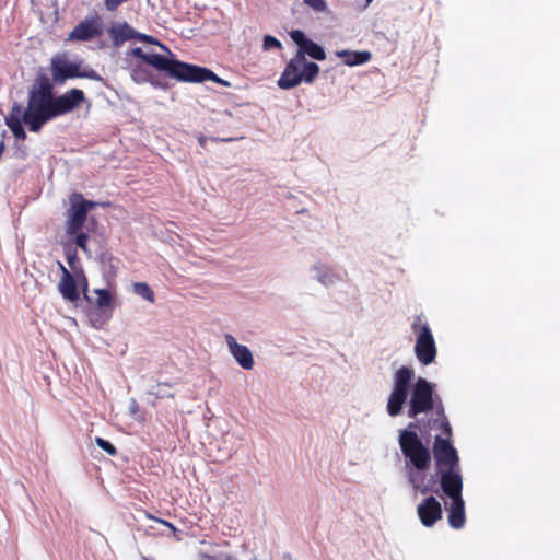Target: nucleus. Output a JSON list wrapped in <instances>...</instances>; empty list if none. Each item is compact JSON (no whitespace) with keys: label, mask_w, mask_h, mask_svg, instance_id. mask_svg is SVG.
Masks as SVG:
<instances>
[{"label":"nucleus","mask_w":560,"mask_h":560,"mask_svg":"<svg viewBox=\"0 0 560 560\" xmlns=\"http://www.w3.org/2000/svg\"><path fill=\"white\" fill-rule=\"evenodd\" d=\"M81 277H82L83 281H84V284H83L84 295H85V298H86V299H89V298H88V295H86V290H88V281H86V278H85V276H84L83 273L81 275Z\"/></svg>","instance_id":"35"},{"label":"nucleus","mask_w":560,"mask_h":560,"mask_svg":"<svg viewBox=\"0 0 560 560\" xmlns=\"http://www.w3.org/2000/svg\"><path fill=\"white\" fill-rule=\"evenodd\" d=\"M152 395H155L158 398L172 397L173 394L168 389L167 384H158L155 388L150 392Z\"/></svg>","instance_id":"28"},{"label":"nucleus","mask_w":560,"mask_h":560,"mask_svg":"<svg viewBox=\"0 0 560 560\" xmlns=\"http://www.w3.org/2000/svg\"><path fill=\"white\" fill-rule=\"evenodd\" d=\"M435 408L438 416L436 422H440V427L444 433L451 435L452 429L445 417L444 407L438 398V402L433 397V384L425 378L419 377L411 389V396L409 401L408 417L416 418L419 413L428 412Z\"/></svg>","instance_id":"4"},{"label":"nucleus","mask_w":560,"mask_h":560,"mask_svg":"<svg viewBox=\"0 0 560 560\" xmlns=\"http://www.w3.org/2000/svg\"><path fill=\"white\" fill-rule=\"evenodd\" d=\"M22 118L33 132H38L52 119V84L47 77L40 75L35 80L28 93L27 107L22 108Z\"/></svg>","instance_id":"2"},{"label":"nucleus","mask_w":560,"mask_h":560,"mask_svg":"<svg viewBox=\"0 0 560 560\" xmlns=\"http://www.w3.org/2000/svg\"><path fill=\"white\" fill-rule=\"evenodd\" d=\"M103 32L102 22L100 19H86L80 22L73 31L69 34L70 40H89Z\"/></svg>","instance_id":"16"},{"label":"nucleus","mask_w":560,"mask_h":560,"mask_svg":"<svg viewBox=\"0 0 560 560\" xmlns=\"http://www.w3.org/2000/svg\"><path fill=\"white\" fill-rule=\"evenodd\" d=\"M136 39L141 40V42H145V43H151V44L159 45L161 47V49L166 51L170 56H173L171 50L165 45L161 44L160 42H158V39H155L154 37H152L150 35H145V34L139 33V35H137Z\"/></svg>","instance_id":"29"},{"label":"nucleus","mask_w":560,"mask_h":560,"mask_svg":"<svg viewBox=\"0 0 560 560\" xmlns=\"http://www.w3.org/2000/svg\"><path fill=\"white\" fill-rule=\"evenodd\" d=\"M94 292L97 295L95 305L100 310H103L105 307H109L112 305L113 296H112V294L109 293L108 290H106V289H96Z\"/></svg>","instance_id":"24"},{"label":"nucleus","mask_w":560,"mask_h":560,"mask_svg":"<svg viewBox=\"0 0 560 560\" xmlns=\"http://www.w3.org/2000/svg\"><path fill=\"white\" fill-rule=\"evenodd\" d=\"M108 33L112 38L113 46H115V47H119L125 42H127L129 39H133L137 37V35H139V32L133 30L126 22H122V23L118 22V23L113 24L110 26V28L108 30Z\"/></svg>","instance_id":"18"},{"label":"nucleus","mask_w":560,"mask_h":560,"mask_svg":"<svg viewBox=\"0 0 560 560\" xmlns=\"http://www.w3.org/2000/svg\"><path fill=\"white\" fill-rule=\"evenodd\" d=\"M262 48H264V50H270V49H273V48L281 49L282 48V44L276 37H273L271 35H266L264 37Z\"/></svg>","instance_id":"27"},{"label":"nucleus","mask_w":560,"mask_h":560,"mask_svg":"<svg viewBox=\"0 0 560 560\" xmlns=\"http://www.w3.org/2000/svg\"><path fill=\"white\" fill-rule=\"evenodd\" d=\"M7 126L18 140H25L26 132L22 126V105L14 103L11 113L4 118Z\"/></svg>","instance_id":"19"},{"label":"nucleus","mask_w":560,"mask_h":560,"mask_svg":"<svg viewBox=\"0 0 560 560\" xmlns=\"http://www.w3.org/2000/svg\"><path fill=\"white\" fill-rule=\"evenodd\" d=\"M446 439L436 435L433 443V456L440 467L441 487L445 476H458L462 478L459 469V457L456 448L450 443L446 433Z\"/></svg>","instance_id":"8"},{"label":"nucleus","mask_w":560,"mask_h":560,"mask_svg":"<svg viewBox=\"0 0 560 560\" xmlns=\"http://www.w3.org/2000/svg\"><path fill=\"white\" fill-rule=\"evenodd\" d=\"M58 290L61 295L69 302L74 303L79 300L80 295L77 288V282L71 272H65V277H61V280L58 284Z\"/></svg>","instance_id":"20"},{"label":"nucleus","mask_w":560,"mask_h":560,"mask_svg":"<svg viewBox=\"0 0 560 560\" xmlns=\"http://www.w3.org/2000/svg\"><path fill=\"white\" fill-rule=\"evenodd\" d=\"M366 1V5H369L373 0H365Z\"/></svg>","instance_id":"39"},{"label":"nucleus","mask_w":560,"mask_h":560,"mask_svg":"<svg viewBox=\"0 0 560 560\" xmlns=\"http://www.w3.org/2000/svg\"><path fill=\"white\" fill-rule=\"evenodd\" d=\"M413 377L415 371L409 366H401L395 372L393 388L386 405L387 413L390 417H396L401 413L404 405L407 402L410 394Z\"/></svg>","instance_id":"5"},{"label":"nucleus","mask_w":560,"mask_h":560,"mask_svg":"<svg viewBox=\"0 0 560 560\" xmlns=\"http://www.w3.org/2000/svg\"><path fill=\"white\" fill-rule=\"evenodd\" d=\"M160 522H161V523H163V524H165V525H167V526H168V527H171L173 530H176V528H175L171 523H168V522H166V521H160Z\"/></svg>","instance_id":"38"},{"label":"nucleus","mask_w":560,"mask_h":560,"mask_svg":"<svg viewBox=\"0 0 560 560\" xmlns=\"http://www.w3.org/2000/svg\"><path fill=\"white\" fill-rule=\"evenodd\" d=\"M72 236H74L75 245L79 248H81L84 253L90 255V250L88 248V238H89L88 234L86 233H81L79 231L77 234H73Z\"/></svg>","instance_id":"26"},{"label":"nucleus","mask_w":560,"mask_h":560,"mask_svg":"<svg viewBox=\"0 0 560 560\" xmlns=\"http://www.w3.org/2000/svg\"><path fill=\"white\" fill-rule=\"evenodd\" d=\"M430 465H420L405 467L408 482L412 487L415 494H427L432 491L433 478H427V470Z\"/></svg>","instance_id":"14"},{"label":"nucleus","mask_w":560,"mask_h":560,"mask_svg":"<svg viewBox=\"0 0 560 560\" xmlns=\"http://www.w3.org/2000/svg\"><path fill=\"white\" fill-rule=\"evenodd\" d=\"M411 329L417 336L416 358L421 364L430 365L436 358L438 349L429 324L422 320L421 315H417L411 324Z\"/></svg>","instance_id":"7"},{"label":"nucleus","mask_w":560,"mask_h":560,"mask_svg":"<svg viewBox=\"0 0 560 560\" xmlns=\"http://www.w3.org/2000/svg\"><path fill=\"white\" fill-rule=\"evenodd\" d=\"M398 444L405 457V467L431 465L430 450L423 444L418 434L399 431Z\"/></svg>","instance_id":"9"},{"label":"nucleus","mask_w":560,"mask_h":560,"mask_svg":"<svg viewBox=\"0 0 560 560\" xmlns=\"http://www.w3.org/2000/svg\"><path fill=\"white\" fill-rule=\"evenodd\" d=\"M59 267L62 272V277H65V272H70L61 262H59Z\"/></svg>","instance_id":"36"},{"label":"nucleus","mask_w":560,"mask_h":560,"mask_svg":"<svg viewBox=\"0 0 560 560\" xmlns=\"http://www.w3.org/2000/svg\"><path fill=\"white\" fill-rule=\"evenodd\" d=\"M130 77L136 83L140 84L150 81L151 74L143 63H135L131 67Z\"/></svg>","instance_id":"23"},{"label":"nucleus","mask_w":560,"mask_h":560,"mask_svg":"<svg viewBox=\"0 0 560 560\" xmlns=\"http://www.w3.org/2000/svg\"><path fill=\"white\" fill-rule=\"evenodd\" d=\"M128 413L136 420H142L140 416V408L135 398H131L128 404Z\"/></svg>","instance_id":"30"},{"label":"nucleus","mask_w":560,"mask_h":560,"mask_svg":"<svg viewBox=\"0 0 560 560\" xmlns=\"http://www.w3.org/2000/svg\"><path fill=\"white\" fill-rule=\"evenodd\" d=\"M75 258H77L75 253H70V252L68 250V253H67V259H68V262H69V265H70V266H72V265H73V261L75 260Z\"/></svg>","instance_id":"34"},{"label":"nucleus","mask_w":560,"mask_h":560,"mask_svg":"<svg viewBox=\"0 0 560 560\" xmlns=\"http://www.w3.org/2000/svg\"><path fill=\"white\" fill-rule=\"evenodd\" d=\"M418 428L419 427H418L417 422H410L406 429H401L400 431H406V432H411L413 434H418L417 433Z\"/></svg>","instance_id":"33"},{"label":"nucleus","mask_w":560,"mask_h":560,"mask_svg":"<svg viewBox=\"0 0 560 560\" xmlns=\"http://www.w3.org/2000/svg\"><path fill=\"white\" fill-rule=\"evenodd\" d=\"M148 52H144L140 47L132 48L130 50V55L133 57H137L141 59V61L144 63L145 57Z\"/></svg>","instance_id":"32"},{"label":"nucleus","mask_w":560,"mask_h":560,"mask_svg":"<svg viewBox=\"0 0 560 560\" xmlns=\"http://www.w3.org/2000/svg\"><path fill=\"white\" fill-rule=\"evenodd\" d=\"M84 101V93L79 89H71L60 96L52 95V118L72 112Z\"/></svg>","instance_id":"13"},{"label":"nucleus","mask_w":560,"mask_h":560,"mask_svg":"<svg viewBox=\"0 0 560 560\" xmlns=\"http://www.w3.org/2000/svg\"><path fill=\"white\" fill-rule=\"evenodd\" d=\"M82 61H70L62 57L51 59V74L56 83H63L67 79L86 78L95 81H102V77L91 68L81 70Z\"/></svg>","instance_id":"10"},{"label":"nucleus","mask_w":560,"mask_h":560,"mask_svg":"<svg viewBox=\"0 0 560 560\" xmlns=\"http://www.w3.org/2000/svg\"><path fill=\"white\" fill-rule=\"evenodd\" d=\"M132 291L135 294L141 296L150 303H154L155 301L154 292L147 282H135L132 284Z\"/></svg>","instance_id":"22"},{"label":"nucleus","mask_w":560,"mask_h":560,"mask_svg":"<svg viewBox=\"0 0 560 560\" xmlns=\"http://www.w3.org/2000/svg\"><path fill=\"white\" fill-rule=\"evenodd\" d=\"M144 63L159 71L165 72L168 77L184 82H203L213 81L223 85L229 83L220 79L211 70L190 63L182 62L176 59L167 58L154 52H148Z\"/></svg>","instance_id":"3"},{"label":"nucleus","mask_w":560,"mask_h":560,"mask_svg":"<svg viewBox=\"0 0 560 560\" xmlns=\"http://www.w3.org/2000/svg\"><path fill=\"white\" fill-rule=\"evenodd\" d=\"M95 443L97 444V446L100 448H102L104 452H106L108 455H116L117 454V450L116 447L107 440L103 439V438H96L95 439Z\"/></svg>","instance_id":"25"},{"label":"nucleus","mask_w":560,"mask_h":560,"mask_svg":"<svg viewBox=\"0 0 560 560\" xmlns=\"http://www.w3.org/2000/svg\"><path fill=\"white\" fill-rule=\"evenodd\" d=\"M417 513L422 525L431 527L442 517V505L433 495H430L418 505Z\"/></svg>","instance_id":"15"},{"label":"nucleus","mask_w":560,"mask_h":560,"mask_svg":"<svg viewBox=\"0 0 560 560\" xmlns=\"http://www.w3.org/2000/svg\"><path fill=\"white\" fill-rule=\"evenodd\" d=\"M291 39L299 46L295 56L287 63L278 85L283 90L298 86L302 81L312 83L319 72V66L306 60V55L315 60H325L324 48L312 39L307 38L300 30L290 32Z\"/></svg>","instance_id":"1"},{"label":"nucleus","mask_w":560,"mask_h":560,"mask_svg":"<svg viewBox=\"0 0 560 560\" xmlns=\"http://www.w3.org/2000/svg\"><path fill=\"white\" fill-rule=\"evenodd\" d=\"M336 56L341 58L343 62L350 67L364 65L371 59L370 51L339 50L336 51Z\"/></svg>","instance_id":"21"},{"label":"nucleus","mask_w":560,"mask_h":560,"mask_svg":"<svg viewBox=\"0 0 560 560\" xmlns=\"http://www.w3.org/2000/svg\"><path fill=\"white\" fill-rule=\"evenodd\" d=\"M304 2L317 12H324L327 8L324 0H304Z\"/></svg>","instance_id":"31"},{"label":"nucleus","mask_w":560,"mask_h":560,"mask_svg":"<svg viewBox=\"0 0 560 560\" xmlns=\"http://www.w3.org/2000/svg\"><path fill=\"white\" fill-rule=\"evenodd\" d=\"M444 494L451 499L446 506L448 511V524L455 529H459L465 524V503L462 497L463 479L458 476H445L441 487Z\"/></svg>","instance_id":"6"},{"label":"nucleus","mask_w":560,"mask_h":560,"mask_svg":"<svg viewBox=\"0 0 560 560\" xmlns=\"http://www.w3.org/2000/svg\"><path fill=\"white\" fill-rule=\"evenodd\" d=\"M225 342L230 353L240 364V366H242L244 370H252L254 368V358L248 347L238 343L236 339L230 334L225 335Z\"/></svg>","instance_id":"17"},{"label":"nucleus","mask_w":560,"mask_h":560,"mask_svg":"<svg viewBox=\"0 0 560 560\" xmlns=\"http://www.w3.org/2000/svg\"><path fill=\"white\" fill-rule=\"evenodd\" d=\"M70 207L67 210L66 233L77 234L83 226L86 215L97 203L86 200L81 194H72L69 197Z\"/></svg>","instance_id":"11"},{"label":"nucleus","mask_w":560,"mask_h":560,"mask_svg":"<svg viewBox=\"0 0 560 560\" xmlns=\"http://www.w3.org/2000/svg\"><path fill=\"white\" fill-rule=\"evenodd\" d=\"M311 277L325 288H330L343 281L346 272L329 266L325 262L317 261L310 268Z\"/></svg>","instance_id":"12"},{"label":"nucleus","mask_w":560,"mask_h":560,"mask_svg":"<svg viewBox=\"0 0 560 560\" xmlns=\"http://www.w3.org/2000/svg\"><path fill=\"white\" fill-rule=\"evenodd\" d=\"M198 141H199L200 145H201V147H203V145H205V143H206V138H205L203 136H200V137L198 138Z\"/></svg>","instance_id":"37"}]
</instances>
